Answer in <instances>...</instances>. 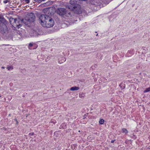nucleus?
Masks as SVG:
<instances>
[{"label":"nucleus","instance_id":"nucleus-13","mask_svg":"<svg viewBox=\"0 0 150 150\" xmlns=\"http://www.w3.org/2000/svg\"><path fill=\"white\" fill-rule=\"evenodd\" d=\"M34 1L39 3H40L42 1V0H34Z\"/></svg>","mask_w":150,"mask_h":150},{"label":"nucleus","instance_id":"nucleus-20","mask_svg":"<svg viewBox=\"0 0 150 150\" xmlns=\"http://www.w3.org/2000/svg\"><path fill=\"white\" fill-rule=\"evenodd\" d=\"M111 143H112V142H113L112 140H111Z\"/></svg>","mask_w":150,"mask_h":150},{"label":"nucleus","instance_id":"nucleus-5","mask_svg":"<svg viewBox=\"0 0 150 150\" xmlns=\"http://www.w3.org/2000/svg\"><path fill=\"white\" fill-rule=\"evenodd\" d=\"M4 28H2L1 30V33L2 34H4L5 33H6L8 32V29L7 28L6 26L4 24L3 25Z\"/></svg>","mask_w":150,"mask_h":150},{"label":"nucleus","instance_id":"nucleus-15","mask_svg":"<svg viewBox=\"0 0 150 150\" xmlns=\"http://www.w3.org/2000/svg\"><path fill=\"white\" fill-rule=\"evenodd\" d=\"M34 135V133H30L28 135L29 137H31L32 136H33Z\"/></svg>","mask_w":150,"mask_h":150},{"label":"nucleus","instance_id":"nucleus-9","mask_svg":"<svg viewBox=\"0 0 150 150\" xmlns=\"http://www.w3.org/2000/svg\"><path fill=\"white\" fill-rule=\"evenodd\" d=\"M104 121L103 119H101L100 120V121H99V123L100 124H103L104 123Z\"/></svg>","mask_w":150,"mask_h":150},{"label":"nucleus","instance_id":"nucleus-11","mask_svg":"<svg viewBox=\"0 0 150 150\" xmlns=\"http://www.w3.org/2000/svg\"><path fill=\"white\" fill-rule=\"evenodd\" d=\"M122 132H124V133H128V131L127 130L125 129V128H123L122 129Z\"/></svg>","mask_w":150,"mask_h":150},{"label":"nucleus","instance_id":"nucleus-22","mask_svg":"<svg viewBox=\"0 0 150 150\" xmlns=\"http://www.w3.org/2000/svg\"><path fill=\"white\" fill-rule=\"evenodd\" d=\"M120 93H123V91H120Z\"/></svg>","mask_w":150,"mask_h":150},{"label":"nucleus","instance_id":"nucleus-14","mask_svg":"<svg viewBox=\"0 0 150 150\" xmlns=\"http://www.w3.org/2000/svg\"><path fill=\"white\" fill-rule=\"evenodd\" d=\"M52 122V123H53L54 124H55L56 123V121L55 120H53L52 119L51 120V122Z\"/></svg>","mask_w":150,"mask_h":150},{"label":"nucleus","instance_id":"nucleus-1","mask_svg":"<svg viewBox=\"0 0 150 150\" xmlns=\"http://www.w3.org/2000/svg\"><path fill=\"white\" fill-rule=\"evenodd\" d=\"M39 21L41 25L46 28L52 27L54 23V20L51 17L44 14H42L40 16Z\"/></svg>","mask_w":150,"mask_h":150},{"label":"nucleus","instance_id":"nucleus-10","mask_svg":"<svg viewBox=\"0 0 150 150\" xmlns=\"http://www.w3.org/2000/svg\"><path fill=\"white\" fill-rule=\"evenodd\" d=\"M7 69L8 70H12L13 69V67L12 66H10L7 67Z\"/></svg>","mask_w":150,"mask_h":150},{"label":"nucleus","instance_id":"nucleus-23","mask_svg":"<svg viewBox=\"0 0 150 150\" xmlns=\"http://www.w3.org/2000/svg\"><path fill=\"white\" fill-rule=\"evenodd\" d=\"M45 0H42V1H45Z\"/></svg>","mask_w":150,"mask_h":150},{"label":"nucleus","instance_id":"nucleus-7","mask_svg":"<svg viewBox=\"0 0 150 150\" xmlns=\"http://www.w3.org/2000/svg\"><path fill=\"white\" fill-rule=\"evenodd\" d=\"M119 86L122 89H123L125 88V84L123 82L121 83Z\"/></svg>","mask_w":150,"mask_h":150},{"label":"nucleus","instance_id":"nucleus-24","mask_svg":"<svg viewBox=\"0 0 150 150\" xmlns=\"http://www.w3.org/2000/svg\"><path fill=\"white\" fill-rule=\"evenodd\" d=\"M115 140H113V143L114 142V141Z\"/></svg>","mask_w":150,"mask_h":150},{"label":"nucleus","instance_id":"nucleus-25","mask_svg":"<svg viewBox=\"0 0 150 150\" xmlns=\"http://www.w3.org/2000/svg\"><path fill=\"white\" fill-rule=\"evenodd\" d=\"M96 36H97L98 35V34H97L96 35Z\"/></svg>","mask_w":150,"mask_h":150},{"label":"nucleus","instance_id":"nucleus-4","mask_svg":"<svg viewBox=\"0 0 150 150\" xmlns=\"http://www.w3.org/2000/svg\"><path fill=\"white\" fill-rule=\"evenodd\" d=\"M14 20L13 25L14 26V27L18 28H19L21 26V25L19 23V21L16 18L14 19Z\"/></svg>","mask_w":150,"mask_h":150},{"label":"nucleus","instance_id":"nucleus-8","mask_svg":"<svg viewBox=\"0 0 150 150\" xmlns=\"http://www.w3.org/2000/svg\"><path fill=\"white\" fill-rule=\"evenodd\" d=\"M150 91V87L148 88H146L145 90L144 91V93H146Z\"/></svg>","mask_w":150,"mask_h":150},{"label":"nucleus","instance_id":"nucleus-6","mask_svg":"<svg viewBox=\"0 0 150 150\" xmlns=\"http://www.w3.org/2000/svg\"><path fill=\"white\" fill-rule=\"evenodd\" d=\"M79 89V88L78 87L74 86L72 87L71 88L70 90L72 91H74L75 90H77Z\"/></svg>","mask_w":150,"mask_h":150},{"label":"nucleus","instance_id":"nucleus-3","mask_svg":"<svg viewBox=\"0 0 150 150\" xmlns=\"http://www.w3.org/2000/svg\"><path fill=\"white\" fill-rule=\"evenodd\" d=\"M35 16L33 13H30L28 14L26 20L29 23L33 22L35 19Z\"/></svg>","mask_w":150,"mask_h":150},{"label":"nucleus","instance_id":"nucleus-12","mask_svg":"<svg viewBox=\"0 0 150 150\" xmlns=\"http://www.w3.org/2000/svg\"><path fill=\"white\" fill-rule=\"evenodd\" d=\"M84 94H79V97L81 98H84Z\"/></svg>","mask_w":150,"mask_h":150},{"label":"nucleus","instance_id":"nucleus-19","mask_svg":"<svg viewBox=\"0 0 150 150\" xmlns=\"http://www.w3.org/2000/svg\"><path fill=\"white\" fill-rule=\"evenodd\" d=\"M15 120L16 121V123L17 124L18 123V121L16 119H15Z\"/></svg>","mask_w":150,"mask_h":150},{"label":"nucleus","instance_id":"nucleus-18","mask_svg":"<svg viewBox=\"0 0 150 150\" xmlns=\"http://www.w3.org/2000/svg\"><path fill=\"white\" fill-rule=\"evenodd\" d=\"M25 1L27 4H28V3H29V2H30V0H25Z\"/></svg>","mask_w":150,"mask_h":150},{"label":"nucleus","instance_id":"nucleus-2","mask_svg":"<svg viewBox=\"0 0 150 150\" xmlns=\"http://www.w3.org/2000/svg\"><path fill=\"white\" fill-rule=\"evenodd\" d=\"M57 13L59 16L64 18H68L71 17L73 14L72 12L66 10L64 8H60L57 10Z\"/></svg>","mask_w":150,"mask_h":150},{"label":"nucleus","instance_id":"nucleus-17","mask_svg":"<svg viewBox=\"0 0 150 150\" xmlns=\"http://www.w3.org/2000/svg\"><path fill=\"white\" fill-rule=\"evenodd\" d=\"M33 46V44L31 43H30L29 45V46L30 47H31Z\"/></svg>","mask_w":150,"mask_h":150},{"label":"nucleus","instance_id":"nucleus-16","mask_svg":"<svg viewBox=\"0 0 150 150\" xmlns=\"http://www.w3.org/2000/svg\"><path fill=\"white\" fill-rule=\"evenodd\" d=\"M9 1L8 0H5L3 2L4 4H6Z\"/></svg>","mask_w":150,"mask_h":150},{"label":"nucleus","instance_id":"nucleus-26","mask_svg":"<svg viewBox=\"0 0 150 150\" xmlns=\"http://www.w3.org/2000/svg\"><path fill=\"white\" fill-rule=\"evenodd\" d=\"M79 132H80V130H79Z\"/></svg>","mask_w":150,"mask_h":150},{"label":"nucleus","instance_id":"nucleus-21","mask_svg":"<svg viewBox=\"0 0 150 150\" xmlns=\"http://www.w3.org/2000/svg\"><path fill=\"white\" fill-rule=\"evenodd\" d=\"M2 69H4V67H2Z\"/></svg>","mask_w":150,"mask_h":150}]
</instances>
